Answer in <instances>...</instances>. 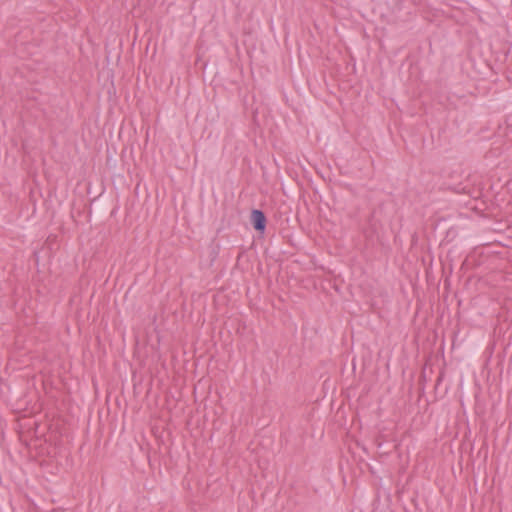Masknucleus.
Returning <instances> with one entry per match:
<instances>
[{
	"instance_id": "nucleus-1",
	"label": "nucleus",
	"mask_w": 512,
	"mask_h": 512,
	"mask_svg": "<svg viewBox=\"0 0 512 512\" xmlns=\"http://www.w3.org/2000/svg\"><path fill=\"white\" fill-rule=\"evenodd\" d=\"M251 221L255 230L264 231L266 226V217L260 210H253L251 213Z\"/></svg>"
}]
</instances>
